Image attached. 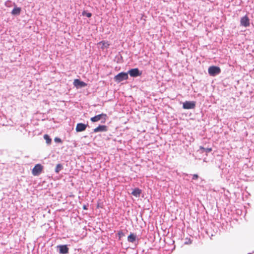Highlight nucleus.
Segmentation results:
<instances>
[{"label": "nucleus", "instance_id": "obj_7", "mask_svg": "<svg viewBox=\"0 0 254 254\" xmlns=\"http://www.w3.org/2000/svg\"><path fill=\"white\" fill-rule=\"evenodd\" d=\"M131 77H137L140 76L142 74L141 72L137 68L130 69L128 73Z\"/></svg>", "mask_w": 254, "mask_h": 254}, {"label": "nucleus", "instance_id": "obj_20", "mask_svg": "<svg viewBox=\"0 0 254 254\" xmlns=\"http://www.w3.org/2000/svg\"><path fill=\"white\" fill-rule=\"evenodd\" d=\"M55 141L56 142H62L61 139L60 138H58V137H56L55 138Z\"/></svg>", "mask_w": 254, "mask_h": 254}, {"label": "nucleus", "instance_id": "obj_5", "mask_svg": "<svg viewBox=\"0 0 254 254\" xmlns=\"http://www.w3.org/2000/svg\"><path fill=\"white\" fill-rule=\"evenodd\" d=\"M183 107L184 109H192L195 107L194 101H186L183 103Z\"/></svg>", "mask_w": 254, "mask_h": 254}, {"label": "nucleus", "instance_id": "obj_21", "mask_svg": "<svg viewBox=\"0 0 254 254\" xmlns=\"http://www.w3.org/2000/svg\"><path fill=\"white\" fill-rule=\"evenodd\" d=\"M198 178V176L197 174H194L192 176L193 180H197Z\"/></svg>", "mask_w": 254, "mask_h": 254}, {"label": "nucleus", "instance_id": "obj_12", "mask_svg": "<svg viewBox=\"0 0 254 254\" xmlns=\"http://www.w3.org/2000/svg\"><path fill=\"white\" fill-rule=\"evenodd\" d=\"M98 45H101V48L102 50L107 49L110 46V44L108 42L105 41H102L98 43Z\"/></svg>", "mask_w": 254, "mask_h": 254}, {"label": "nucleus", "instance_id": "obj_19", "mask_svg": "<svg viewBox=\"0 0 254 254\" xmlns=\"http://www.w3.org/2000/svg\"><path fill=\"white\" fill-rule=\"evenodd\" d=\"M82 15H86L87 17H90L92 15L91 13L89 12H86V11H84L82 12Z\"/></svg>", "mask_w": 254, "mask_h": 254}, {"label": "nucleus", "instance_id": "obj_13", "mask_svg": "<svg viewBox=\"0 0 254 254\" xmlns=\"http://www.w3.org/2000/svg\"><path fill=\"white\" fill-rule=\"evenodd\" d=\"M141 192L142 191L140 189H139V188H136L134 190H133L131 192V194L133 196L138 197L140 196V194L141 193Z\"/></svg>", "mask_w": 254, "mask_h": 254}, {"label": "nucleus", "instance_id": "obj_14", "mask_svg": "<svg viewBox=\"0 0 254 254\" xmlns=\"http://www.w3.org/2000/svg\"><path fill=\"white\" fill-rule=\"evenodd\" d=\"M21 11V9L20 7H14V8L11 11V14L12 15H19Z\"/></svg>", "mask_w": 254, "mask_h": 254}, {"label": "nucleus", "instance_id": "obj_9", "mask_svg": "<svg viewBox=\"0 0 254 254\" xmlns=\"http://www.w3.org/2000/svg\"><path fill=\"white\" fill-rule=\"evenodd\" d=\"M87 126V125H85L83 123H78L77 124L76 127V131L77 132L84 131L86 129Z\"/></svg>", "mask_w": 254, "mask_h": 254}, {"label": "nucleus", "instance_id": "obj_11", "mask_svg": "<svg viewBox=\"0 0 254 254\" xmlns=\"http://www.w3.org/2000/svg\"><path fill=\"white\" fill-rule=\"evenodd\" d=\"M107 127L105 125H100L94 129V132H103L107 131Z\"/></svg>", "mask_w": 254, "mask_h": 254}, {"label": "nucleus", "instance_id": "obj_16", "mask_svg": "<svg viewBox=\"0 0 254 254\" xmlns=\"http://www.w3.org/2000/svg\"><path fill=\"white\" fill-rule=\"evenodd\" d=\"M199 148L200 150H202L201 153H203V152H205L206 153H207L211 152L212 150V148H205L202 146H200Z\"/></svg>", "mask_w": 254, "mask_h": 254}, {"label": "nucleus", "instance_id": "obj_23", "mask_svg": "<svg viewBox=\"0 0 254 254\" xmlns=\"http://www.w3.org/2000/svg\"><path fill=\"white\" fill-rule=\"evenodd\" d=\"M83 208L84 210H87V206H86L85 205H83Z\"/></svg>", "mask_w": 254, "mask_h": 254}, {"label": "nucleus", "instance_id": "obj_18", "mask_svg": "<svg viewBox=\"0 0 254 254\" xmlns=\"http://www.w3.org/2000/svg\"><path fill=\"white\" fill-rule=\"evenodd\" d=\"M62 169V165L60 164H58L56 166L55 171L57 173H58L60 170H61Z\"/></svg>", "mask_w": 254, "mask_h": 254}, {"label": "nucleus", "instance_id": "obj_1", "mask_svg": "<svg viewBox=\"0 0 254 254\" xmlns=\"http://www.w3.org/2000/svg\"><path fill=\"white\" fill-rule=\"evenodd\" d=\"M208 72L210 76H214L221 72V69L216 66H211L208 68Z\"/></svg>", "mask_w": 254, "mask_h": 254}, {"label": "nucleus", "instance_id": "obj_4", "mask_svg": "<svg viewBox=\"0 0 254 254\" xmlns=\"http://www.w3.org/2000/svg\"><path fill=\"white\" fill-rule=\"evenodd\" d=\"M43 167L40 164H36L32 170V173L34 176H38L41 173Z\"/></svg>", "mask_w": 254, "mask_h": 254}, {"label": "nucleus", "instance_id": "obj_6", "mask_svg": "<svg viewBox=\"0 0 254 254\" xmlns=\"http://www.w3.org/2000/svg\"><path fill=\"white\" fill-rule=\"evenodd\" d=\"M241 25L245 27H248L250 25V19L247 15L242 17L240 19Z\"/></svg>", "mask_w": 254, "mask_h": 254}, {"label": "nucleus", "instance_id": "obj_10", "mask_svg": "<svg viewBox=\"0 0 254 254\" xmlns=\"http://www.w3.org/2000/svg\"><path fill=\"white\" fill-rule=\"evenodd\" d=\"M58 248L59 249L60 254H66L68 253L69 249L66 245H59L58 246Z\"/></svg>", "mask_w": 254, "mask_h": 254}, {"label": "nucleus", "instance_id": "obj_3", "mask_svg": "<svg viewBox=\"0 0 254 254\" xmlns=\"http://www.w3.org/2000/svg\"><path fill=\"white\" fill-rule=\"evenodd\" d=\"M107 119V115L106 114L102 113L101 114L96 115L90 119L92 122H96L100 120H103L102 123H105Z\"/></svg>", "mask_w": 254, "mask_h": 254}, {"label": "nucleus", "instance_id": "obj_2", "mask_svg": "<svg viewBox=\"0 0 254 254\" xmlns=\"http://www.w3.org/2000/svg\"><path fill=\"white\" fill-rule=\"evenodd\" d=\"M128 79V73L122 72L114 77V79L117 82H120Z\"/></svg>", "mask_w": 254, "mask_h": 254}, {"label": "nucleus", "instance_id": "obj_8", "mask_svg": "<svg viewBox=\"0 0 254 254\" xmlns=\"http://www.w3.org/2000/svg\"><path fill=\"white\" fill-rule=\"evenodd\" d=\"M73 85L76 88L83 87L87 86V84L78 79H75L73 81Z\"/></svg>", "mask_w": 254, "mask_h": 254}, {"label": "nucleus", "instance_id": "obj_22", "mask_svg": "<svg viewBox=\"0 0 254 254\" xmlns=\"http://www.w3.org/2000/svg\"><path fill=\"white\" fill-rule=\"evenodd\" d=\"M118 235H119L120 237L124 236V234H123V233L122 231H119L118 232Z\"/></svg>", "mask_w": 254, "mask_h": 254}, {"label": "nucleus", "instance_id": "obj_15", "mask_svg": "<svg viewBox=\"0 0 254 254\" xmlns=\"http://www.w3.org/2000/svg\"><path fill=\"white\" fill-rule=\"evenodd\" d=\"M136 238V236L135 234L130 233L127 237V241L129 242L133 243L135 241Z\"/></svg>", "mask_w": 254, "mask_h": 254}, {"label": "nucleus", "instance_id": "obj_17", "mask_svg": "<svg viewBox=\"0 0 254 254\" xmlns=\"http://www.w3.org/2000/svg\"><path fill=\"white\" fill-rule=\"evenodd\" d=\"M44 138L46 140V143L47 144H49L51 143L52 140L48 134H45L44 135Z\"/></svg>", "mask_w": 254, "mask_h": 254}]
</instances>
